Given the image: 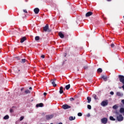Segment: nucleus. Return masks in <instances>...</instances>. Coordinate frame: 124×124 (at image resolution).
Returning a JSON list of instances; mask_svg holds the SVG:
<instances>
[{"instance_id":"nucleus-1","label":"nucleus","mask_w":124,"mask_h":124,"mask_svg":"<svg viewBox=\"0 0 124 124\" xmlns=\"http://www.w3.org/2000/svg\"><path fill=\"white\" fill-rule=\"evenodd\" d=\"M56 81H57V79L56 78H54L53 79H51L50 80V82H51L52 85H53V87H57V84H56Z\"/></svg>"},{"instance_id":"nucleus-2","label":"nucleus","mask_w":124,"mask_h":124,"mask_svg":"<svg viewBox=\"0 0 124 124\" xmlns=\"http://www.w3.org/2000/svg\"><path fill=\"white\" fill-rule=\"evenodd\" d=\"M101 106H103V107H105V106H107L108 105V100H105V101H103L101 103Z\"/></svg>"},{"instance_id":"nucleus-3","label":"nucleus","mask_w":124,"mask_h":124,"mask_svg":"<svg viewBox=\"0 0 124 124\" xmlns=\"http://www.w3.org/2000/svg\"><path fill=\"white\" fill-rule=\"evenodd\" d=\"M101 122L102 124H106L108 122V118L104 117L101 119Z\"/></svg>"},{"instance_id":"nucleus-4","label":"nucleus","mask_w":124,"mask_h":124,"mask_svg":"<svg viewBox=\"0 0 124 124\" xmlns=\"http://www.w3.org/2000/svg\"><path fill=\"white\" fill-rule=\"evenodd\" d=\"M117 120L118 122H122V121L124 120V117H123L122 115L120 114L119 116L117 117Z\"/></svg>"},{"instance_id":"nucleus-5","label":"nucleus","mask_w":124,"mask_h":124,"mask_svg":"<svg viewBox=\"0 0 124 124\" xmlns=\"http://www.w3.org/2000/svg\"><path fill=\"white\" fill-rule=\"evenodd\" d=\"M62 108L63 109H64V110H66V109H69L71 108V107L68 105L65 104L62 105Z\"/></svg>"},{"instance_id":"nucleus-6","label":"nucleus","mask_w":124,"mask_h":124,"mask_svg":"<svg viewBox=\"0 0 124 124\" xmlns=\"http://www.w3.org/2000/svg\"><path fill=\"white\" fill-rule=\"evenodd\" d=\"M53 117H54V115L53 114L47 115L46 116V120H51V119H53Z\"/></svg>"},{"instance_id":"nucleus-7","label":"nucleus","mask_w":124,"mask_h":124,"mask_svg":"<svg viewBox=\"0 0 124 124\" xmlns=\"http://www.w3.org/2000/svg\"><path fill=\"white\" fill-rule=\"evenodd\" d=\"M44 31L46 32L49 30V25L46 24V26L43 28Z\"/></svg>"},{"instance_id":"nucleus-8","label":"nucleus","mask_w":124,"mask_h":124,"mask_svg":"<svg viewBox=\"0 0 124 124\" xmlns=\"http://www.w3.org/2000/svg\"><path fill=\"white\" fill-rule=\"evenodd\" d=\"M93 14V13L92 12H88L86 14L85 16L86 17H90V16H92Z\"/></svg>"},{"instance_id":"nucleus-9","label":"nucleus","mask_w":124,"mask_h":124,"mask_svg":"<svg viewBox=\"0 0 124 124\" xmlns=\"http://www.w3.org/2000/svg\"><path fill=\"white\" fill-rule=\"evenodd\" d=\"M13 70L15 73H19V72H20V69H18L17 67L13 68Z\"/></svg>"},{"instance_id":"nucleus-10","label":"nucleus","mask_w":124,"mask_h":124,"mask_svg":"<svg viewBox=\"0 0 124 124\" xmlns=\"http://www.w3.org/2000/svg\"><path fill=\"white\" fill-rule=\"evenodd\" d=\"M27 40V37H23L20 39V43H24V41H26Z\"/></svg>"},{"instance_id":"nucleus-11","label":"nucleus","mask_w":124,"mask_h":124,"mask_svg":"<svg viewBox=\"0 0 124 124\" xmlns=\"http://www.w3.org/2000/svg\"><path fill=\"white\" fill-rule=\"evenodd\" d=\"M34 12L35 14H38V13H39V8H35L34 9Z\"/></svg>"},{"instance_id":"nucleus-12","label":"nucleus","mask_w":124,"mask_h":124,"mask_svg":"<svg viewBox=\"0 0 124 124\" xmlns=\"http://www.w3.org/2000/svg\"><path fill=\"white\" fill-rule=\"evenodd\" d=\"M43 106H44V105L42 103L38 104H37L36 105V107H37V108H38V107H43Z\"/></svg>"},{"instance_id":"nucleus-13","label":"nucleus","mask_w":124,"mask_h":124,"mask_svg":"<svg viewBox=\"0 0 124 124\" xmlns=\"http://www.w3.org/2000/svg\"><path fill=\"white\" fill-rule=\"evenodd\" d=\"M59 35L61 38H63L64 37V35L62 32L59 33Z\"/></svg>"},{"instance_id":"nucleus-14","label":"nucleus","mask_w":124,"mask_h":124,"mask_svg":"<svg viewBox=\"0 0 124 124\" xmlns=\"http://www.w3.org/2000/svg\"><path fill=\"white\" fill-rule=\"evenodd\" d=\"M63 87H62V86H61L60 88V91L59 93L61 94H62V93H63Z\"/></svg>"},{"instance_id":"nucleus-15","label":"nucleus","mask_w":124,"mask_h":124,"mask_svg":"<svg viewBox=\"0 0 124 124\" xmlns=\"http://www.w3.org/2000/svg\"><path fill=\"white\" fill-rule=\"evenodd\" d=\"M116 95H117V96H123L124 94H123V93H121V92H117Z\"/></svg>"},{"instance_id":"nucleus-16","label":"nucleus","mask_w":124,"mask_h":124,"mask_svg":"<svg viewBox=\"0 0 124 124\" xmlns=\"http://www.w3.org/2000/svg\"><path fill=\"white\" fill-rule=\"evenodd\" d=\"M75 119H76V117L73 116H70L69 118V121H74Z\"/></svg>"},{"instance_id":"nucleus-17","label":"nucleus","mask_w":124,"mask_h":124,"mask_svg":"<svg viewBox=\"0 0 124 124\" xmlns=\"http://www.w3.org/2000/svg\"><path fill=\"white\" fill-rule=\"evenodd\" d=\"M97 73H101L102 72V69L101 68H99L97 70Z\"/></svg>"},{"instance_id":"nucleus-18","label":"nucleus","mask_w":124,"mask_h":124,"mask_svg":"<svg viewBox=\"0 0 124 124\" xmlns=\"http://www.w3.org/2000/svg\"><path fill=\"white\" fill-rule=\"evenodd\" d=\"M87 99L88 100V103H91V102L92 101V98L90 97H87Z\"/></svg>"},{"instance_id":"nucleus-19","label":"nucleus","mask_w":124,"mask_h":124,"mask_svg":"<svg viewBox=\"0 0 124 124\" xmlns=\"http://www.w3.org/2000/svg\"><path fill=\"white\" fill-rule=\"evenodd\" d=\"M113 109H114L115 110L118 109L119 108V106H118V105H115L112 107Z\"/></svg>"},{"instance_id":"nucleus-20","label":"nucleus","mask_w":124,"mask_h":124,"mask_svg":"<svg viewBox=\"0 0 124 124\" xmlns=\"http://www.w3.org/2000/svg\"><path fill=\"white\" fill-rule=\"evenodd\" d=\"M93 97L95 100H97V99H98V97H97L96 94H93Z\"/></svg>"},{"instance_id":"nucleus-21","label":"nucleus","mask_w":124,"mask_h":124,"mask_svg":"<svg viewBox=\"0 0 124 124\" xmlns=\"http://www.w3.org/2000/svg\"><path fill=\"white\" fill-rule=\"evenodd\" d=\"M26 62H27V60H26V59H21V62H21V63H25Z\"/></svg>"},{"instance_id":"nucleus-22","label":"nucleus","mask_w":124,"mask_h":124,"mask_svg":"<svg viewBox=\"0 0 124 124\" xmlns=\"http://www.w3.org/2000/svg\"><path fill=\"white\" fill-rule=\"evenodd\" d=\"M66 90H69L70 89V84H68L65 86Z\"/></svg>"},{"instance_id":"nucleus-23","label":"nucleus","mask_w":124,"mask_h":124,"mask_svg":"<svg viewBox=\"0 0 124 124\" xmlns=\"http://www.w3.org/2000/svg\"><path fill=\"white\" fill-rule=\"evenodd\" d=\"M4 120H8V119H9V116L8 115H5L4 117H3Z\"/></svg>"},{"instance_id":"nucleus-24","label":"nucleus","mask_w":124,"mask_h":124,"mask_svg":"<svg viewBox=\"0 0 124 124\" xmlns=\"http://www.w3.org/2000/svg\"><path fill=\"white\" fill-rule=\"evenodd\" d=\"M109 119L110 120V121H116V119L114 118L113 116H110Z\"/></svg>"},{"instance_id":"nucleus-25","label":"nucleus","mask_w":124,"mask_h":124,"mask_svg":"<svg viewBox=\"0 0 124 124\" xmlns=\"http://www.w3.org/2000/svg\"><path fill=\"white\" fill-rule=\"evenodd\" d=\"M39 39H40V38L38 36H36L35 37V40H36V41H38V40H39Z\"/></svg>"},{"instance_id":"nucleus-26","label":"nucleus","mask_w":124,"mask_h":124,"mask_svg":"<svg viewBox=\"0 0 124 124\" xmlns=\"http://www.w3.org/2000/svg\"><path fill=\"white\" fill-rule=\"evenodd\" d=\"M25 93H26V94L31 93V91H30V90H26V91H25Z\"/></svg>"},{"instance_id":"nucleus-27","label":"nucleus","mask_w":124,"mask_h":124,"mask_svg":"<svg viewBox=\"0 0 124 124\" xmlns=\"http://www.w3.org/2000/svg\"><path fill=\"white\" fill-rule=\"evenodd\" d=\"M101 78H109V77H107L106 75H102Z\"/></svg>"},{"instance_id":"nucleus-28","label":"nucleus","mask_w":124,"mask_h":124,"mask_svg":"<svg viewBox=\"0 0 124 124\" xmlns=\"http://www.w3.org/2000/svg\"><path fill=\"white\" fill-rule=\"evenodd\" d=\"M87 108L89 109V110H91V109H92V106L90 105H87Z\"/></svg>"},{"instance_id":"nucleus-29","label":"nucleus","mask_w":124,"mask_h":124,"mask_svg":"<svg viewBox=\"0 0 124 124\" xmlns=\"http://www.w3.org/2000/svg\"><path fill=\"white\" fill-rule=\"evenodd\" d=\"M118 78H124V76L120 75L118 76Z\"/></svg>"},{"instance_id":"nucleus-30","label":"nucleus","mask_w":124,"mask_h":124,"mask_svg":"<svg viewBox=\"0 0 124 124\" xmlns=\"http://www.w3.org/2000/svg\"><path fill=\"white\" fill-rule=\"evenodd\" d=\"M78 117H82V113H81V112L78 113Z\"/></svg>"},{"instance_id":"nucleus-31","label":"nucleus","mask_w":124,"mask_h":124,"mask_svg":"<svg viewBox=\"0 0 124 124\" xmlns=\"http://www.w3.org/2000/svg\"><path fill=\"white\" fill-rule=\"evenodd\" d=\"M23 120H24V116H21L19 120L20 121H22Z\"/></svg>"},{"instance_id":"nucleus-32","label":"nucleus","mask_w":124,"mask_h":124,"mask_svg":"<svg viewBox=\"0 0 124 124\" xmlns=\"http://www.w3.org/2000/svg\"><path fill=\"white\" fill-rule=\"evenodd\" d=\"M110 46H111V48H114L115 47V45L114 44H111L110 45Z\"/></svg>"},{"instance_id":"nucleus-33","label":"nucleus","mask_w":124,"mask_h":124,"mask_svg":"<svg viewBox=\"0 0 124 124\" xmlns=\"http://www.w3.org/2000/svg\"><path fill=\"white\" fill-rule=\"evenodd\" d=\"M70 100L71 101H74V100H75L74 98H70Z\"/></svg>"},{"instance_id":"nucleus-34","label":"nucleus","mask_w":124,"mask_h":124,"mask_svg":"<svg viewBox=\"0 0 124 124\" xmlns=\"http://www.w3.org/2000/svg\"><path fill=\"white\" fill-rule=\"evenodd\" d=\"M10 113H13V112H14V111L13 110V109H10Z\"/></svg>"},{"instance_id":"nucleus-35","label":"nucleus","mask_w":124,"mask_h":124,"mask_svg":"<svg viewBox=\"0 0 124 124\" xmlns=\"http://www.w3.org/2000/svg\"><path fill=\"white\" fill-rule=\"evenodd\" d=\"M41 58H42V59H44L45 58V55H43L41 56Z\"/></svg>"},{"instance_id":"nucleus-36","label":"nucleus","mask_w":124,"mask_h":124,"mask_svg":"<svg viewBox=\"0 0 124 124\" xmlns=\"http://www.w3.org/2000/svg\"><path fill=\"white\" fill-rule=\"evenodd\" d=\"M103 79L104 80V81H105V82H106V81H107V78H103Z\"/></svg>"},{"instance_id":"nucleus-37","label":"nucleus","mask_w":124,"mask_h":124,"mask_svg":"<svg viewBox=\"0 0 124 124\" xmlns=\"http://www.w3.org/2000/svg\"><path fill=\"white\" fill-rule=\"evenodd\" d=\"M110 94H111V95H113L114 94V92H110Z\"/></svg>"},{"instance_id":"nucleus-38","label":"nucleus","mask_w":124,"mask_h":124,"mask_svg":"<svg viewBox=\"0 0 124 124\" xmlns=\"http://www.w3.org/2000/svg\"><path fill=\"white\" fill-rule=\"evenodd\" d=\"M23 12H25V13H28V11H27V10H23Z\"/></svg>"},{"instance_id":"nucleus-39","label":"nucleus","mask_w":124,"mask_h":124,"mask_svg":"<svg viewBox=\"0 0 124 124\" xmlns=\"http://www.w3.org/2000/svg\"><path fill=\"white\" fill-rule=\"evenodd\" d=\"M116 115H119V113L117 111H115Z\"/></svg>"},{"instance_id":"nucleus-40","label":"nucleus","mask_w":124,"mask_h":124,"mask_svg":"<svg viewBox=\"0 0 124 124\" xmlns=\"http://www.w3.org/2000/svg\"><path fill=\"white\" fill-rule=\"evenodd\" d=\"M44 95H45V96H46V95H47V93H44Z\"/></svg>"},{"instance_id":"nucleus-41","label":"nucleus","mask_w":124,"mask_h":124,"mask_svg":"<svg viewBox=\"0 0 124 124\" xmlns=\"http://www.w3.org/2000/svg\"><path fill=\"white\" fill-rule=\"evenodd\" d=\"M88 81L91 82V81H92V79H91V78H88Z\"/></svg>"},{"instance_id":"nucleus-42","label":"nucleus","mask_w":124,"mask_h":124,"mask_svg":"<svg viewBox=\"0 0 124 124\" xmlns=\"http://www.w3.org/2000/svg\"><path fill=\"white\" fill-rule=\"evenodd\" d=\"M122 102L123 104H124V99L122 100Z\"/></svg>"},{"instance_id":"nucleus-43","label":"nucleus","mask_w":124,"mask_h":124,"mask_svg":"<svg viewBox=\"0 0 124 124\" xmlns=\"http://www.w3.org/2000/svg\"><path fill=\"white\" fill-rule=\"evenodd\" d=\"M90 116H91V115L90 114V113L87 114V117H90Z\"/></svg>"},{"instance_id":"nucleus-44","label":"nucleus","mask_w":124,"mask_h":124,"mask_svg":"<svg viewBox=\"0 0 124 124\" xmlns=\"http://www.w3.org/2000/svg\"><path fill=\"white\" fill-rule=\"evenodd\" d=\"M29 90H32V88L30 87V88H29Z\"/></svg>"},{"instance_id":"nucleus-45","label":"nucleus","mask_w":124,"mask_h":124,"mask_svg":"<svg viewBox=\"0 0 124 124\" xmlns=\"http://www.w3.org/2000/svg\"><path fill=\"white\" fill-rule=\"evenodd\" d=\"M88 68V67H84L85 69H87Z\"/></svg>"},{"instance_id":"nucleus-46","label":"nucleus","mask_w":124,"mask_h":124,"mask_svg":"<svg viewBox=\"0 0 124 124\" xmlns=\"http://www.w3.org/2000/svg\"><path fill=\"white\" fill-rule=\"evenodd\" d=\"M23 90H24V88H21V92L23 91Z\"/></svg>"},{"instance_id":"nucleus-47","label":"nucleus","mask_w":124,"mask_h":124,"mask_svg":"<svg viewBox=\"0 0 124 124\" xmlns=\"http://www.w3.org/2000/svg\"><path fill=\"white\" fill-rule=\"evenodd\" d=\"M12 108H16V107L13 106V107H12Z\"/></svg>"},{"instance_id":"nucleus-48","label":"nucleus","mask_w":124,"mask_h":124,"mask_svg":"<svg viewBox=\"0 0 124 124\" xmlns=\"http://www.w3.org/2000/svg\"><path fill=\"white\" fill-rule=\"evenodd\" d=\"M17 59H18V60L19 61V60H20V58H19V57H16Z\"/></svg>"},{"instance_id":"nucleus-49","label":"nucleus","mask_w":124,"mask_h":124,"mask_svg":"<svg viewBox=\"0 0 124 124\" xmlns=\"http://www.w3.org/2000/svg\"><path fill=\"white\" fill-rule=\"evenodd\" d=\"M107 1H111V0H107Z\"/></svg>"},{"instance_id":"nucleus-50","label":"nucleus","mask_w":124,"mask_h":124,"mask_svg":"<svg viewBox=\"0 0 124 124\" xmlns=\"http://www.w3.org/2000/svg\"><path fill=\"white\" fill-rule=\"evenodd\" d=\"M50 124H53V123H50Z\"/></svg>"},{"instance_id":"nucleus-51","label":"nucleus","mask_w":124,"mask_h":124,"mask_svg":"<svg viewBox=\"0 0 124 124\" xmlns=\"http://www.w3.org/2000/svg\"><path fill=\"white\" fill-rule=\"evenodd\" d=\"M64 57H66V55H65V56H64Z\"/></svg>"}]
</instances>
